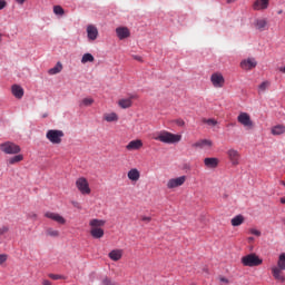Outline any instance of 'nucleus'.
I'll return each instance as SVG.
<instances>
[{"mask_svg": "<svg viewBox=\"0 0 285 285\" xmlns=\"http://www.w3.org/2000/svg\"><path fill=\"white\" fill-rule=\"evenodd\" d=\"M89 226L90 235L91 237H94V239H101V237H104V226H106V220L92 218L91 220H89Z\"/></svg>", "mask_w": 285, "mask_h": 285, "instance_id": "7ed1b4c3", "label": "nucleus"}, {"mask_svg": "<svg viewBox=\"0 0 285 285\" xmlns=\"http://www.w3.org/2000/svg\"><path fill=\"white\" fill-rule=\"evenodd\" d=\"M46 235H47V237H59V230H57L52 227H49L46 229Z\"/></svg>", "mask_w": 285, "mask_h": 285, "instance_id": "2f4dec72", "label": "nucleus"}, {"mask_svg": "<svg viewBox=\"0 0 285 285\" xmlns=\"http://www.w3.org/2000/svg\"><path fill=\"white\" fill-rule=\"evenodd\" d=\"M219 282H223V284H228L229 281L226 277H220Z\"/></svg>", "mask_w": 285, "mask_h": 285, "instance_id": "a18cd8bd", "label": "nucleus"}, {"mask_svg": "<svg viewBox=\"0 0 285 285\" xmlns=\"http://www.w3.org/2000/svg\"><path fill=\"white\" fill-rule=\"evenodd\" d=\"M6 6H8V2H6V0H0V10H3Z\"/></svg>", "mask_w": 285, "mask_h": 285, "instance_id": "c03bdc74", "label": "nucleus"}, {"mask_svg": "<svg viewBox=\"0 0 285 285\" xmlns=\"http://www.w3.org/2000/svg\"><path fill=\"white\" fill-rule=\"evenodd\" d=\"M272 275L276 282H285L284 271H285V253L279 254L276 265L271 267Z\"/></svg>", "mask_w": 285, "mask_h": 285, "instance_id": "f03ea898", "label": "nucleus"}, {"mask_svg": "<svg viewBox=\"0 0 285 285\" xmlns=\"http://www.w3.org/2000/svg\"><path fill=\"white\" fill-rule=\"evenodd\" d=\"M21 161H23V155H21V154H18V155L7 159L8 166H14V164H19Z\"/></svg>", "mask_w": 285, "mask_h": 285, "instance_id": "b1692460", "label": "nucleus"}, {"mask_svg": "<svg viewBox=\"0 0 285 285\" xmlns=\"http://www.w3.org/2000/svg\"><path fill=\"white\" fill-rule=\"evenodd\" d=\"M76 188H78L81 195H90L91 193L90 184L88 183V179H86L85 177H80L76 180Z\"/></svg>", "mask_w": 285, "mask_h": 285, "instance_id": "6e6552de", "label": "nucleus"}, {"mask_svg": "<svg viewBox=\"0 0 285 285\" xmlns=\"http://www.w3.org/2000/svg\"><path fill=\"white\" fill-rule=\"evenodd\" d=\"M262 262H263L262 258H259L257 254H249L242 258L243 266H249V267L261 266Z\"/></svg>", "mask_w": 285, "mask_h": 285, "instance_id": "423d86ee", "label": "nucleus"}, {"mask_svg": "<svg viewBox=\"0 0 285 285\" xmlns=\"http://www.w3.org/2000/svg\"><path fill=\"white\" fill-rule=\"evenodd\" d=\"M193 148H213V140L200 139L191 145Z\"/></svg>", "mask_w": 285, "mask_h": 285, "instance_id": "412c9836", "label": "nucleus"}, {"mask_svg": "<svg viewBox=\"0 0 285 285\" xmlns=\"http://www.w3.org/2000/svg\"><path fill=\"white\" fill-rule=\"evenodd\" d=\"M184 184H186V176L171 178L167 181V188L173 190V188H179V186H184Z\"/></svg>", "mask_w": 285, "mask_h": 285, "instance_id": "9b49d317", "label": "nucleus"}, {"mask_svg": "<svg viewBox=\"0 0 285 285\" xmlns=\"http://www.w3.org/2000/svg\"><path fill=\"white\" fill-rule=\"evenodd\" d=\"M102 284L104 285H118L117 282L112 281L110 277L108 276H105L102 278Z\"/></svg>", "mask_w": 285, "mask_h": 285, "instance_id": "c9c22d12", "label": "nucleus"}, {"mask_svg": "<svg viewBox=\"0 0 285 285\" xmlns=\"http://www.w3.org/2000/svg\"><path fill=\"white\" fill-rule=\"evenodd\" d=\"M127 177H128L129 181L137 183V181H139V179H140V177H141V173H140L139 169H137V168H131V169L127 173Z\"/></svg>", "mask_w": 285, "mask_h": 285, "instance_id": "f3484780", "label": "nucleus"}, {"mask_svg": "<svg viewBox=\"0 0 285 285\" xmlns=\"http://www.w3.org/2000/svg\"><path fill=\"white\" fill-rule=\"evenodd\" d=\"M203 124H207V126L215 128V126H217V120L214 118H209V119L204 118Z\"/></svg>", "mask_w": 285, "mask_h": 285, "instance_id": "72a5a7b5", "label": "nucleus"}, {"mask_svg": "<svg viewBox=\"0 0 285 285\" xmlns=\"http://www.w3.org/2000/svg\"><path fill=\"white\" fill-rule=\"evenodd\" d=\"M140 148H144V141L141 139L131 140L126 146L127 150H139Z\"/></svg>", "mask_w": 285, "mask_h": 285, "instance_id": "aec40b11", "label": "nucleus"}, {"mask_svg": "<svg viewBox=\"0 0 285 285\" xmlns=\"http://www.w3.org/2000/svg\"><path fill=\"white\" fill-rule=\"evenodd\" d=\"M118 106H120V108H130V106H132V100L130 98H126V99H120L118 101Z\"/></svg>", "mask_w": 285, "mask_h": 285, "instance_id": "c85d7f7f", "label": "nucleus"}, {"mask_svg": "<svg viewBox=\"0 0 285 285\" xmlns=\"http://www.w3.org/2000/svg\"><path fill=\"white\" fill-rule=\"evenodd\" d=\"M240 68L243 70H253V68H257V61L255 58H247L240 62Z\"/></svg>", "mask_w": 285, "mask_h": 285, "instance_id": "4468645a", "label": "nucleus"}, {"mask_svg": "<svg viewBox=\"0 0 285 285\" xmlns=\"http://www.w3.org/2000/svg\"><path fill=\"white\" fill-rule=\"evenodd\" d=\"M63 131L59 129H49L46 134V138L50 144L59 145L61 144V138L63 137Z\"/></svg>", "mask_w": 285, "mask_h": 285, "instance_id": "39448f33", "label": "nucleus"}, {"mask_svg": "<svg viewBox=\"0 0 285 285\" xmlns=\"http://www.w3.org/2000/svg\"><path fill=\"white\" fill-rule=\"evenodd\" d=\"M281 204H285V197L281 198Z\"/></svg>", "mask_w": 285, "mask_h": 285, "instance_id": "3c124183", "label": "nucleus"}, {"mask_svg": "<svg viewBox=\"0 0 285 285\" xmlns=\"http://www.w3.org/2000/svg\"><path fill=\"white\" fill-rule=\"evenodd\" d=\"M210 81L215 88H224L226 83V79L224 78V75H222V72L212 73Z\"/></svg>", "mask_w": 285, "mask_h": 285, "instance_id": "9d476101", "label": "nucleus"}, {"mask_svg": "<svg viewBox=\"0 0 285 285\" xmlns=\"http://www.w3.org/2000/svg\"><path fill=\"white\" fill-rule=\"evenodd\" d=\"M53 12L56 13V14H58L59 17H63V14H65V10H63V7H61V6H55L53 7Z\"/></svg>", "mask_w": 285, "mask_h": 285, "instance_id": "f704fd0d", "label": "nucleus"}, {"mask_svg": "<svg viewBox=\"0 0 285 285\" xmlns=\"http://www.w3.org/2000/svg\"><path fill=\"white\" fill-rule=\"evenodd\" d=\"M278 14H282V10L278 11Z\"/></svg>", "mask_w": 285, "mask_h": 285, "instance_id": "864d4df0", "label": "nucleus"}, {"mask_svg": "<svg viewBox=\"0 0 285 285\" xmlns=\"http://www.w3.org/2000/svg\"><path fill=\"white\" fill-rule=\"evenodd\" d=\"M249 233H250V235H255L256 237L262 236V232H259V229H256V228L249 229Z\"/></svg>", "mask_w": 285, "mask_h": 285, "instance_id": "58836bf2", "label": "nucleus"}, {"mask_svg": "<svg viewBox=\"0 0 285 285\" xmlns=\"http://www.w3.org/2000/svg\"><path fill=\"white\" fill-rule=\"evenodd\" d=\"M136 61H142L141 56H132Z\"/></svg>", "mask_w": 285, "mask_h": 285, "instance_id": "de8ad7c7", "label": "nucleus"}, {"mask_svg": "<svg viewBox=\"0 0 285 285\" xmlns=\"http://www.w3.org/2000/svg\"><path fill=\"white\" fill-rule=\"evenodd\" d=\"M92 61H95L92 53H85L81 58V63H92Z\"/></svg>", "mask_w": 285, "mask_h": 285, "instance_id": "c756f323", "label": "nucleus"}, {"mask_svg": "<svg viewBox=\"0 0 285 285\" xmlns=\"http://www.w3.org/2000/svg\"><path fill=\"white\" fill-rule=\"evenodd\" d=\"M111 262H119L124 257V249H114L108 254Z\"/></svg>", "mask_w": 285, "mask_h": 285, "instance_id": "4be33fe9", "label": "nucleus"}, {"mask_svg": "<svg viewBox=\"0 0 285 285\" xmlns=\"http://www.w3.org/2000/svg\"><path fill=\"white\" fill-rule=\"evenodd\" d=\"M17 3H19L20 6H23V3H26V0H16Z\"/></svg>", "mask_w": 285, "mask_h": 285, "instance_id": "09e8293b", "label": "nucleus"}, {"mask_svg": "<svg viewBox=\"0 0 285 285\" xmlns=\"http://www.w3.org/2000/svg\"><path fill=\"white\" fill-rule=\"evenodd\" d=\"M226 155L232 164V166H239V161H242V154L235 148H230L226 151Z\"/></svg>", "mask_w": 285, "mask_h": 285, "instance_id": "1a4fd4ad", "label": "nucleus"}, {"mask_svg": "<svg viewBox=\"0 0 285 285\" xmlns=\"http://www.w3.org/2000/svg\"><path fill=\"white\" fill-rule=\"evenodd\" d=\"M151 139H155V141H161V144H179V141H181V136L161 130L153 134Z\"/></svg>", "mask_w": 285, "mask_h": 285, "instance_id": "f257e3e1", "label": "nucleus"}, {"mask_svg": "<svg viewBox=\"0 0 285 285\" xmlns=\"http://www.w3.org/2000/svg\"><path fill=\"white\" fill-rule=\"evenodd\" d=\"M48 277H50V279H66V276L63 275H59V274H49Z\"/></svg>", "mask_w": 285, "mask_h": 285, "instance_id": "e433bc0d", "label": "nucleus"}, {"mask_svg": "<svg viewBox=\"0 0 285 285\" xmlns=\"http://www.w3.org/2000/svg\"><path fill=\"white\" fill-rule=\"evenodd\" d=\"M141 222H146L148 224L153 222V218L150 216H141Z\"/></svg>", "mask_w": 285, "mask_h": 285, "instance_id": "79ce46f5", "label": "nucleus"}, {"mask_svg": "<svg viewBox=\"0 0 285 285\" xmlns=\"http://www.w3.org/2000/svg\"><path fill=\"white\" fill-rule=\"evenodd\" d=\"M0 150L4 153V155H19L21 147L12 141H6L0 144Z\"/></svg>", "mask_w": 285, "mask_h": 285, "instance_id": "20e7f679", "label": "nucleus"}, {"mask_svg": "<svg viewBox=\"0 0 285 285\" xmlns=\"http://www.w3.org/2000/svg\"><path fill=\"white\" fill-rule=\"evenodd\" d=\"M176 124H177V126H180V127L186 126V122L184 121V119H177Z\"/></svg>", "mask_w": 285, "mask_h": 285, "instance_id": "37998d69", "label": "nucleus"}, {"mask_svg": "<svg viewBox=\"0 0 285 285\" xmlns=\"http://www.w3.org/2000/svg\"><path fill=\"white\" fill-rule=\"evenodd\" d=\"M116 35L120 40L128 39V37H130V30L127 27H118Z\"/></svg>", "mask_w": 285, "mask_h": 285, "instance_id": "a211bd4d", "label": "nucleus"}, {"mask_svg": "<svg viewBox=\"0 0 285 285\" xmlns=\"http://www.w3.org/2000/svg\"><path fill=\"white\" fill-rule=\"evenodd\" d=\"M8 262V255L6 254H0V265L6 264Z\"/></svg>", "mask_w": 285, "mask_h": 285, "instance_id": "ea45409f", "label": "nucleus"}, {"mask_svg": "<svg viewBox=\"0 0 285 285\" xmlns=\"http://www.w3.org/2000/svg\"><path fill=\"white\" fill-rule=\"evenodd\" d=\"M254 28L259 30V32H264L266 28H268V19L266 18H257L254 21Z\"/></svg>", "mask_w": 285, "mask_h": 285, "instance_id": "ddd939ff", "label": "nucleus"}, {"mask_svg": "<svg viewBox=\"0 0 285 285\" xmlns=\"http://www.w3.org/2000/svg\"><path fill=\"white\" fill-rule=\"evenodd\" d=\"M237 121L238 124L244 126L246 130H253V128H255V124L250 119V115H248L247 112H240L237 117Z\"/></svg>", "mask_w": 285, "mask_h": 285, "instance_id": "0eeeda50", "label": "nucleus"}, {"mask_svg": "<svg viewBox=\"0 0 285 285\" xmlns=\"http://www.w3.org/2000/svg\"><path fill=\"white\" fill-rule=\"evenodd\" d=\"M61 70H63V65L61 62H57V65L49 69L48 73L49 75H59V72H61Z\"/></svg>", "mask_w": 285, "mask_h": 285, "instance_id": "cd10ccee", "label": "nucleus"}, {"mask_svg": "<svg viewBox=\"0 0 285 285\" xmlns=\"http://www.w3.org/2000/svg\"><path fill=\"white\" fill-rule=\"evenodd\" d=\"M284 132H285L284 125H276V126L272 127V135H274V136L284 135Z\"/></svg>", "mask_w": 285, "mask_h": 285, "instance_id": "bb28decb", "label": "nucleus"}, {"mask_svg": "<svg viewBox=\"0 0 285 285\" xmlns=\"http://www.w3.org/2000/svg\"><path fill=\"white\" fill-rule=\"evenodd\" d=\"M87 37L89 41H97V37H99V30L94 24H89L87 27Z\"/></svg>", "mask_w": 285, "mask_h": 285, "instance_id": "2eb2a0df", "label": "nucleus"}, {"mask_svg": "<svg viewBox=\"0 0 285 285\" xmlns=\"http://www.w3.org/2000/svg\"><path fill=\"white\" fill-rule=\"evenodd\" d=\"M244 222H245L244 215L239 214V215H236L234 218H232L230 224L232 226L237 227V226H242Z\"/></svg>", "mask_w": 285, "mask_h": 285, "instance_id": "393cba45", "label": "nucleus"}, {"mask_svg": "<svg viewBox=\"0 0 285 285\" xmlns=\"http://www.w3.org/2000/svg\"><path fill=\"white\" fill-rule=\"evenodd\" d=\"M45 217H47V219H52V222H57V224H66V218L58 213L46 212Z\"/></svg>", "mask_w": 285, "mask_h": 285, "instance_id": "f8f14e48", "label": "nucleus"}, {"mask_svg": "<svg viewBox=\"0 0 285 285\" xmlns=\"http://www.w3.org/2000/svg\"><path fill=\"white\" fill-rule=\"evenodd\" d=\"M268 88H271V81L265 80V81H263V82L258 86V91H259V92H266V90H268Z\"/></svg>", "mask_w": 285, "mask_h": 285, "instance_id": "7c9ffc66", "label": "nucleus"}, {"mask_svg": "<svg viewBox=\"0 0 285 285\" xmlns=\"http://www.w3.org/2000/svg\"><path fill=\"white\" fill-rule=\"evenodd\" d=\"M204 164H205L206 168L215 169V168H217V166H219V158L207 157L204 159Z\"/></svg>", "mask_w": 285, "mask_h": 285, "instance_id": "6ab92c4d", "label": "nucleus"}, {"mask_svg": "<svg viewBox=\"0 0 285 285\" xmlns=\"http://www.w3.org/2000/svg\"><path fill=\"white\" fill-rule=\"evenodd\" d=\"M11 92L16 99H21L23 97V88L19 85H13L11 87Z\"/></svg>", "mask_w": 285, "mask_h": 285, "instance_id": "5701e85b", "label": "nucleus"}, {"mask_svg": "<svg viewBox=\"0 0 285 285\" xmlns=\"http://www.w3.org/2000/svg\"><path fill=\"white\" fill-rule=\"evenodd\" d=\"M92 104H95V99L83 98L80 102V106H85V108H88L89 106H92Z\"/></svg>", "mask_w": 285, "mask_h": 285, "instance_id": "473e14b6", "label": "nucleus"}, {"mask_svg": "<svg viewBox=\"0 0 285 285\" xmlns=\"http://www.w3.org/2000/svg\"><path fill=\"white\" fill-rule=\"evenodd\" d=\"M42 285H52V283L50 281H48V279H43L42 281Z\"/></svg>", "mask_w": 285, "mask_h": 285, "instance_id": "49530a36", "label": "nucleus"}, {"mask_svg": "<svg viewBox=\"0 0 285 285\" xmlns=\"http://www.w3.org/2000/svg\"><path fill=\"white\" fill-rule=\"evenodd\" d=\"M104 119L108 124H112V121H119V116L116 112L105 114Z\"/></svg>", "mask_w": 285, "mask_h": 285, "instance_id": "a878e982", "label": "nucleus"}, {"mask_svg": "<svg viewBox=\"0 0 285 285\" xmlns=\"http://www.w3.org/2000/svg\"><path fill=\"white\" fill-rule=\"evenodd\" d=\"M271 0H255L253 3V10H268Z\"/></svg>", "mask_w": 285, "mask_h": 285, "instance_id": "dca6fc26", "label": "nucleus"}, {"mask_svg": "<svg viewBox=\"0 0 285 285\" xmlns=\"http://www.w3.org/2000/svg\"><path fill=\"white\" fill-rule=\"evenodd\" d=\"M249 240H253V237H249Z\"/></svg>", "mask_w": 285, "mask_h": 285, "instance_id": "5fc2aeb1", "label": "nucleus"}, {"mask_svg": "<svg viewBox=\"0 0 285 285\" xmlns=\"http://www.w3.org/2000/svg\"><path fill=\"white\" fill-rule=\"evenodd\" d=\"M9 230H10V227H8L6 225H1L0 226V236L6 235V233H8Z\"/></svg>", "mask_w": 285, "mask_h": 285, "instance_id": "4c0bfd02", "label": "nucleus"}, {"mask_svg": "<svg viewBox=\"0 0 285 285\" xmlns=\"http://www.w3.org/2000/svg\"><path fill=\"white\" fill-rule=\"evenodd\" d=\"M71 205L73 206V208H78V210H81V204L77 200H72Z\"/></svg>", "mask_w": 285, "mask_h": 285, "instance_id": "a19ab883", "label": "nucleus"}, {"mask_svg": "<svg viewBox=\"0 0 285 285\" xmlns=\"http://www.w3.org/2000/svg\"><path fill=\"white\" fill-rule=\"evenodd\" d=\"M236 0H227V3H235Z\"/></svg>", "mask_w": 285, "mask_h": 285, "instance_id": "603ef678", "label": "nucleus"}, {"mask_svg": "<svg viewBox=\"0 0 285 285\" xmlns=\"http://www.w3.org/2000/svg\"><path fill=\"white\" fill-rule=\"evenodd\" d=\"M279 72H283V75H285V67H282V68L279 69Z\"/></svg>", "mask_w": 285, "mask_h": 285, "instance_id": "8fccbe9b", "label": "nucleus"}]
</instances>
